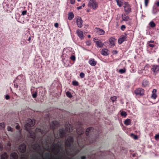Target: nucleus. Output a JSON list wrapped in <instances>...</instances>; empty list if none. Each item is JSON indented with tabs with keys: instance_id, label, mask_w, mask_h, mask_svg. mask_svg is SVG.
Wrapping results in <instances>:
<instances>
[{
	"instance_id": "obj_39",
	"label": "nucleus",
	"mask_w": 159,
	"mask_h": 159,
	"mask_svg": "<svg viewBox=\"0 0 159 159\" xmlns=\"http://www.w3.org/2000/svg\"><path fill=\"white\" fill-rule=\"evenodd\" d=\"M149 0H144L145 5L146 7H147Z\"/></svg>"
},
{
	"instance_id": "obj_43",
	"label": "nucleus",
	"mask_w": 159,
	"mask_h": 159,
	"mask_svg": "<svg viewBox=\"0 0 159 159\" xmlns=\"http://www.w3.org/2000/svg\"><path fill=\"white\" fill-rule=\"evenodd\" d=\"M125 26L124 25H122L121 26V30L124 31L125 29Z\"/></svg>"
},
{
	"instance_id": "obj_42",
	"label": "nucleus",
	"mask_w": 159,
	"mask_h": 159,
	"mask_svg": "<svg viewBox=\"0 0 159 159\" xmlns=\"http://www.w3.org/2000/svg\"><path fill=\"white\" fill-rule=\"evenodd\" d=\"M155 139L157 140L159 139V134H156L155 136Z\"/></svg>"
},
{
	"instance_id": "obj_64",
	"label": "nucleus",
	"mask_w": 159,
	"mask_h": 159,
	"mask_svg": "<svg viewBox=\"0 0 159 159\" xmlns=\"http://www.w3.org/2000/svg\"><path fill=\"white\" fill-rule=\"evenodd\" d=\"M37 159V157H34V158H32V159Z\"/></svg>"
},
{
	"instance_id": "obj_15",
	"label": "nucleus",
	"mask_w": 159,
	"mask_h": 159,
	"mask_svg": "<svg viewBox=\"0 0 159 159\" xmlns=\"http://www.w3.org/2000/svg\"><path fill=\"white\" fill-rule=\"evenodd\" d=\"M23 80V79L21 75H19L16 79L13 82H17L18 84H21V82Z\"/></svg>"
},
{
	"instance_id": "obj_51",
	"label": "nucleus",
	"mask_w": 159,
	"mask_h": 159,
	"mask_svg": "<svg viewBox=\"0 0 159 159\" xmlns=\"http://www.w3.org/2000/svg\"><path fill=\"white\" fill-rule=\"evenodd\" d=\"M54 26L56 28H58V23H55L54 24Z\"/></svg>"
},
{
	"instance_id": "obj_56",
	"label": "nucleus",
	"mask_w": 159,
	"mask_h": 159,
	"mask_svg": "<svg viewBox=\"0 0 159 159\" xmlns=\"http://www.w3.org/2000/svg\"><path fill=\"white\" fill-rule=\"evenodd\" d=\"M155 4L156 5L157 7H159V1H158L157 2L155 3Z\"/></svg>"
},
{
	"instance_id": "obj_9",
	"label": "nucleus",
	"mask_w": 159,
	"mask_h": 159,
	"mask_svg": "<svg viewBox=\"0 0 159 159\" xmlns=\"http://www.w3.org/2000/svg\"><path fill=\"white\" fill-rule=\"evenodd\" d=\"M122 21H128V24L131 25L132 24L131 22V19L127 16L125 14H122Z\"/></svg>"
},
{
	"instance_id": "obj_11",
	"label": "nucleus",
	"mask_w": 159,
	"mask_h": 159,
	"mask_svg": "<svg viewBox=\"0 0 159 159\" xmlns=\"http://www.w3.org/2000/svg\"><path fill=\"white\" fill-rule=\"evenodd\" d=\"M26 146L24 143L20 145L18 148L19 151L21 153H24L26 151Z\"/></svg>"
},
{
	"instance_id": "obj_23",
	"label": "nucleus",
	"mask_w": 159,
	"mask_h": 159,
	"mask_svg": "<svg viewBox=\"0 0 159 159\" xmlns=\"http://www.w3.org/2000/svg\"><path fill=\"white\" fill-rule=\"evenodd\" d=\"M74 17V15L72 12L69 13L68 19L69 20H71Z\"/></svg>"
},
{
	"instance_id": "obj_17",
	"label": "nucleus",
	"mask_w": 159,
	"mask_h": 159,
	"mask_svg": "<svg viewBox=\"0 0 159 159\" xmlns=\"http://www.w3.org/2000/svg\"><path fill=\"white\" fill-rule=\"evenodd\" d=\"M76 33H77L78 36L80 37L81 39H83V32L81 31L80 30L78 29L76 30Z\"/></svg>"
},
{
	"instance_id": "obj_12",
	"label": "nucleus",
	"mask_w": 159,
	"mask_h": 159,
	"mask_svg": "<svg viewBox=\"0 0 159 159\" xmlns=\"http://www.w3.org/2000/svg\"><path fill=\"white\" fill-rule=\"evenodd\" d=\"M144 90L142 88H139L135 91V94L136 95L142 96L144 94Z\"/></svg>"
},
{
	"instance_id": "obj_18",
	"label": "nucleus",
	"mask_w": 159,
	"mask_h": 159,
	"mask_svg": "<svg viewBox=\"0 0 159 159\" xmlns=\"http://www.w3.org/2000/svg\"><path fill=\"white\" fill-rule=\"evenodd\" d=\"M89 64L92 66H94L97 64V62L94 59L91 58L89 61Z\"/></svg>"
},
{
	"instance_id": "obj_29",
	"label": "nucleus",
	"mask_w": 159,
	"mask_h": 159,
	"mask_svg": "<svg viewBox=\"0 0 159 159\" xmlns=\"http://www.w3.org/2000/svg\"><path fill=\"white\" fill-rule=\"evenodd\" d=\"M117 5L120 7H121L122 6V2L121 0H116Z\"/></svg>"
},
{
	"instance_id": "obj_45",
	"label": "nucleus",
	"mask_w": 159,
	"mask_h": 159,
	"mask_svg": "<svg viewBox=\"0 0 159 159\" xmlns=\"http://www.w3.org/2000/svg\"><path fill=\"white\" fill-rule=\"evenodd\" d=\"M7 130L9 131H11L12 132V128L10 126H8L7 127Z\"/></svg>"
},
{
	"instance_id": "obj_48",
	"label": "nucleus",
	"mask_w": 159,
	"mask_h": 159,
	"mask_svg": "<svg viewBox=\"0 0 159 159\" xmlns=\"http://www.w3.org/2000/svg\"><path fill=\"white\" fill-rule=\"evenodd\" d=\"M26 13H27L26 11H24L22 12V14L23 15H25L26 14Z\"/></svg>"
},
{
	"instance_id": "obj_61",
	"label": "nucleus",
	"mask_w": 159,
	"mask_h": 159,
	"mask_svg": "<svg viewBox=\"0 0 159 159\" xmlns=\"http://www.w3.org/2000/svg\"><path fill=\"white\" fill-rule=\"evenodd\" d=\"M154 42V41H150L149 42V43H153Z\"/></svg>"
},
{
	"instance_id": "obj_52",
	"label": "nucleus",
	"mask_w": 159,
	"mask_h": 159,
	"mask_svg": "<svg viewBox=\"0 0 159 159\" xmlns=\"http://www.w3.org/2000/svg\"><path fill=\"white\" fill-rule=\"evenodd\" d=\"M70 2L71 4H74L75 2V0H70Z\"/></svg>"
},
{
	"instance_id": "obj_31",
	"label": "nucleus",
	"mask_w": 159,
	"mask_h": 159,
	"mask_svg": "<svg viewBox=\"0 0 159 159\" xmlns=\"http://www.w3.org/2000/svg\"><path fill=\"white\" fill-rule=\"evenodd\" d=\"M5 127V125L4 123H0V129H3Z\"/></svg>"
},
{
	"instance_id": "obj_10",
	"label": "nucleus",
	"mask_w": 159,
	"mask_h": 159,
	"mask_svg": "<svg viewBox=\"0 0 159 159\" xmlns=\"http://www.w3.org/2000/svg\"><path fill=\"white\" fill-rule=\"evenodd\" d=\"M151 70L153 71V74L156 75L159 72V66L157 65H153L151 68Z\"/></svg>"
},
{
	"instance_id": "obj_5",
	"label": "nucleus",
	"mask_w": 159,
	"mask_h": 159,
	"mask_svg": "<svg viewBox=\"0 0 159 159\" xmlns=\"http://www.w3.org/2000/svg\"><path fill=\"white\" fill-rule=\"evenodd\" d=\"M56 146L57 147H56V151L55 153V155H58V156L56 158L54 159H61L62 156L61 155L60 152L61 149L63 150L64 149L63 146L62 144H60L58 143H56ZM68 159H72L71 158H69Z\"/></svg>"
},
{
	"instance_id": "obj_22",
	"label": "nucleus",
	"mask_w": 159,
	"mask_h": 159,
	"mask_svg": "<svg viewBox=\"0 0 159 159\" xmlns=\"http://www.w3.org/2000/svg\"><path fill=\"white\" fill-rule=\"evenodd\" d=\"M97 32L100 35H103L105 33V31L99 28L97 29Z\"/></svg>"
},
{
	"instance_id": "obj_38",
	"label": "nucleus",
	"mask_w": 159,
	"mask_h": 159,
	"mask_svg": "<svg viewBox=\"0 0 159 159\" xmlns=\"http://www.w3.org/2000/svg\"><path fill=\"white\" fill-rule=\"evenodd\" d=\"M80 76L81 78H83L84 77L85 75L84 73L81 72L80 74Z\"/></svg>"
},
{
	"instance_id": "obj_36",
	"label": "nucleus",
	"mask_w": 159,
	"mask_h": 159,
	"mask_svg": "<svg viewBox=\"0 0 159 159\" xmlns=\"http://www.w3.org/2000/svg\"><path fill=\"white\" fill-rule=\"evenodd\" d=\"M152 98L154 99H155L157 97V95L155 93H152L151 96Z\"/></svg>"
},
{
	"instance_id": "obj_21",
	"label": "nucleus",
	"mask_w": 159,
	"mask_h": 159,
	"mask_svg": "<svg viewBox=\"0 0 159 159\" xmlns=\"http://www.w3.org/2000/svg\"><path fill=\"white\" fill-rule=\"evenodd\" d=\"M96 43L98 48H102L104 45L103 43L100 40L96 41Z\"/></svg>"
},
{
	"instance_id": "obj_58",
	"label": "nucleus",
	"mask_w": 159,
	"mask_h": 159,
	"mask_svg": "<svg viewBox=\"0 0 159 159\" xmlns=\"http://www.w3.org/2000/svg\"><path fill=\"white\" fill-rule=\"evenodd\" d=\"M82 8V6H80L79 7H77V10H79Z\"/></svg>"
},
{
	"instance_id": "obj_57",
	"label": "nucleus",
	"mask_w": 159,
	"mask_h": 159,
	"mask_svg": "<svg viewBox=\"0 0 159 159\" xmlns=\"http://www.w3.org/2000/svg\"><path fill=\"white\" fill-rule=\"evenodd\" d=\"M113 53L114 54H116L117 53V51L116 50H114L113 51Z\"/></svg>"
},
{
	"instance_id": "obj_3",
	"label": "nucleus",
	"mask_w": 159,
	"mask_h": 159,
	"mask_svg": "<svg viewBox=\"0 0 159 159\" xmlns=\"http://www.w3.org/2000/svg\"><path fill=\"white\" fill-rule=\"evenodd\" d=\"M58 122L57 121H53L50 124V128L51 129L54 130L58 126ZM73 129L71 127L70 125L69 124L65 126V129L63 128L60 129L59 130V135H56L53 131V133L54 137L56 138H59V137L62 138L66 136V132L70 133L72 132Z\"/></svg>"
},
{
	"instance_id": "obj_13",
	"label": "nucleus",
	"mask_w": 159,
	"mask_h": 159,
	"mask_svg": "<svg viewBox=\"0 0 159 159\" xmlns=\"http://www.w3.org/2000/svg\"><path fill=\"white\" fill-rule=\"evenodd\" d=\"M127 39L126 35H121L118 40L119 44H121L123 42L127 40Z\"/></svg>"
},
{
	"instance_id": "obj_26",
	"label": "nucleus",
	"mask_w": 159,
	"mask_h": 159,
	"mask_svg": "<svg viewBox=\"0 0 159 159\" xmlns=\"http://www.w3.org/2000/svg\"><path fill=\"white\" fill-rule=\"evenodd\" d=\"M131 120L129 119H127L125 120V124L127 125H129L130 124Z\"/></svg>"
},
{
	"instance_id": "obj_50",
	"label": "nucleus",
	"mask_w": 159,
	"mask_h": 159,
	"mask_svg": "<svg viewBox=\"0 0 159 159\" xmlns=\"http://www.w3.org/2000/svg\"><path fill=\"white\" fill-rule=\"evenodd\" d=\"M20 127L19 125H17L16 126V128L18 130H19L20 129Z\"/></svg>"
},
{
	"instance_id": "obj_49",
	"label": "nucleus",
	"mask_w": 159,
	"mask_h": 159,
	"mask_svg": "<svg viewBox=\"0 0 159 159\" xmlns=\"http://www.w3.org/2000/svg\"><path fill=\"white\" fill-rule=\"evenodd\" d=\"M5 98L7 100H8L10 98V96L8 95H7L5 96Z\"/></svg>"
},
{
	"instance_id": "obj_59",
	"label": "nucleus",
	"mask_w": 159,
	"mask_h": 159,
	"mask_svg": "<svg viewBox=\"0 0 159 159\" xmlns=\"http://www.w3.org/2000/svg\"><path fill=\"white\" fill-rule=\"evenodd\" d=\"M3 147L1 143H0V150H2V149Z\"/></svg>"
},
{
	"instance_id": "obj_14",
	"label": "nucleus",
	"mask_w": 159,
	"mask_h": 159,
	"mask_svg": "<svg viewBox=\"0 0 159 159\" xmlns=\"http://www.w3.org/2000/svg\"><path fill=\"white\" fill-rule=\"evenodd\" d=\"M76 23L78 27L79 28H81L83 26V21L81 18L79 17L76 20Z\"/></svg>"
},
{
	"instance_id": "obj_47",
	"label": "nucleus",
	"mask_w": 159,
	"mask_h": 159,
	"mask_svg": "<svg viewBox=\"0 0 159 159\" xmlns=\"http://www.w3.org/2000/svg\"><path fill=\"white\" fill-rule=\"evenodd\" d=\"M86 44L88 46H90L91 44L90 41H87L86 42Z\"/></svg>"
},
{
	"instance_id": "obj_54",
	"label": "nucleus",
	"mask_w": 159,
	"mask_h": 159,
	"mask_svg": "<svg viewBox=\"0 0 159 159\" xmlns=\"http://www.w3.org/2000/svg\"><path fill=\"white\" fill-rule=\"evenodd\" d=\"M86 157L85 156H83L81 157V159H86Z\"/></svg>"
},
{
	"instance_id": "obj_8",
	"label": "nucleus",
	"mask_w": 159,
	"mask_h": 159,
	"mask_svg": "<svg viewBox=\"0 0 159 159\" xmlns=\"http://www.w3.org/2000/svg\"><path fill=\"white\" fill-rule=\"evenodd\" d=\"M124 10L126 15H128L131 12V9L130 5L127 2H125L124 6Z\"/></svg>"
},
{
	"instance_id": "obj_41",
	"label": "nucleus",
	"mask_w": 159,
	"mask_h": 159,
	"mask_svg": "<svg viewBox=\"0 0 159 159\" xmlns=\"http://www.w3.org/2000/svg\"><path fill=\"white\" fill-rule=\"evenodd\" d=\"M27 157L25 156V155L24 154H23L22 155L21 157V159H27Z\"/></svg>"
},
{
	"instance_id": "obj_27",
	"label": "nucleus",
	"mask_w": 159,
	"mask_h": 159,
	"mask_svg": "<svg viewBox=\"0 0 159 159\" xmlns=\"http://www.w3.org/2000/svg\"><path fill=\"white\" fill-rule=\"evenodd\" d=\"M150 26L154 28L156 26V24L153 21H151L149 24Z\"/></svg>"
},
{
	"instance_id": "obj_63",
	"label": "nucleus",
	"mask_w": 159,
	"mask_h": 159,
	"mask_svg": "<svg viewBox=\"0 0 159 159\" xmlns=\"http://www.w3.org/2000/svg\"><path fill=\"white\" fill-rule=\"evenodd\" d=\"M132 156L133 157H134L135 156V154H134L132 155Z\"/></svg>"
},
{
	"instance_id": "obj_4",
	"label": "nucleus",
	"mask_w": 159,
	"mask_h": 159,
	"mask_svg": "<svg viewBox=\"0 0 159 159\" xmlns=\"http://www.w3.org/2000/svg\"><path fill=\"white\" fill-rule=\"evenodd\" d=\"M73 142V138L71 136H70L67 138L65 142V150L67 153H70L73 156H74L79 152L80 150L76 149L75 147H71Z\"/></svg>"
},
{
	"instance_id": "obj_7",
	"label": "nucleus",
	"mask_w": 159,
	"mask_h": 159,
	"mask_svg": "<svg viewBox=\"0 0 159 159\" xmlns=\"http://www.w3.org/2000/svg\"><path fill=\"white\" fill-rule=\"evenodd\" d=\"M33 149L38 153L40 155L42 156L43 153V151H42L41 152V146L40 144L38 143H35L32 145Z\"/></svg>"
},
{
	"instance_id": "obj_46",
	"label": "nucleus",
	"mask_w": 159,
	"mask_h": 159,
	"mask_svg": "<svg viewBox=\"0 0 159 159\" xmlns=\"http://www.w3.org/2000/svg\"><path fill=\"white\" fill-rule=\"evenodd\" d=\"M14 85L15 88H17L18 87V84L17 82H14Z\"/></svg>"
},
{
	"instance_id": "obj_34",
	"label": "nucleus",
	"mask_w": 159,
	"mask_h": 159,
	"mask_svg": "<svg viewBox=\"0 0 159 159\" xmlns=\"http://www.w3.org/2000/svg\"><path fill=\"white\" fill-rule=\"evenodd\" d=\"M72 84L74 86H78L79 85L78 82L75 81H74L72 82Z\"/></svg>"
},
{
	"instance_id": "obj_40",
	"label": "nucleus",
	"mask_w": 159,
	"mask_h": 159,
	"mask_svg": "<svg viewBox=\"0 0 159 159\" xmlns=\"http://www.w3.org/2000/svg\"><path fill=\"white\" fill-rule=\"evenodd\" d=\"M70 58L73 61H75V57L74 55L71 56L70 57Z\"/></svg>"
},
{
	"instance_id": "obj_16",
	"label": "nucleus",
	"mask_w": 159,
	"mask_h": 159,
	"mask_svg": "<svg viewBox=\"0 0 159 159\" xmlns=\"http://www.w3.org/2000/svg\"><path fill=\"white\" fill-rule=\"evenodd\" d=\"M108 50L107 49L104 48L102 49L101 52V54L105 56H107L108 55Z\"/></svg>"
},
{
	"instance_id": "obj_2",
	"label": "nucleus",
	"mask_w": 159,
	"mask_h": 159,
	"mask_svg": "<svg viewBox=\"0 0 159 159\" xmlns=\"http://www.w3.org/2000/svg\"><path fill=\"white\" fill-rule=\"evenodd\" d=\"M35 123L34 120L29 119L24 126V129L29 133L30 137L34 141L36 138V133L39 132L43 136L45 135L48 131L47 130H43L39 128H37L35 129V132L31 130V128L34 125Z\"/></svg>"
},
{
	"instance_id": "obj_35",
	"label": "nucleus",
	"mask_w": 159,
	"mask_h": 159,
	"mask_svg": "<svg viewBox=\"0 0 159 159\" xmlns=\"http://www.w3.org/2000/svg\"><path fill=\"white\" fill-rule=\"evenodd\" d=\"M126 71V70L124 69H120L119 70V72L121 74H123L125 73Z\"/></svg>"
},
{
	"instance_id": "obj_25",
	"label": "nucleus",
	"mask_w": 159,
	"mask_h": 159,
	"mask_svg": "<svg viewBox=\"0 0 159 159\" xmlns=\"http://www.w3.org/2000/svg\"><path fill=\"white\" fill-rule=\"evenodd\" d=\"M148 85V82L146 80H144L142 83V86L143 87H145Z\"/></svg>"
},
{
	"instance_id": "obj_44",
	"label": "nucleus",
	"mask_w": 159,
	"mask_h": 159,
	"mask_svg": "<svg viewBox=\"0 0 159 159\" xmlns=\"http://www.w3.org/2000/svg\"><path fill=\"white\" fill-rule=\"evenodd\" d=\"M37 93L36 92H35L32 94V97L34 98H35L37 97Z\"/></svg>"
},
{
	"instance_id": "obj_32",
	"label": "nucleus",
	"mask_w": 159,
	"mask_h": 159,
	"mask_svg": "<svg viewBox=\"0 0 159 159\" xmlns=\"http://www.w3.org/2000/svg\"><path fill=\"white\" fill-rule=\"evenodd\" d=\"M57 147L56 146V143L55 144L53 145V147L51 149V151L52 152H54L55 153V152L56 151V148Z\"/></svg>"
},
{
	"instance_id": "obj_33",
	"label": "nucleus",
	"mask_w": 159,
	"mask_h": 159,
	"mask_svg": "<svg viewBox=\"0 0 159 159\" xmlns=\"http://www.w3.org/2000/svg\"><path fill=\"white\" fill-rule=\"evenodd\" d=\"M116 97L115 96H114L111 98V100L113 102H115L116 100Z\"/></svg>"
},
{
	"instance_id": "obj_28",
	"label": "nucleus",
	"mask_w": 159,
	"mask_h": 159,
	"mask_svg": "<svg viewBox=\"0 0 159 159\" xmlns=\"http://www.w3.org/2000/svg\"><path fill=\"white\" fill-rule=\"evenodd\" d=\"M157 10L156 8L153 6V9L152 11V13L153 14H156L157 13Z\"/></svg>"
},
{
	"instance_id": "obj_55",
	"label": "nucleus",
	"mask_w": 159,
	"mask_h": 159,
	"mask_svg": "<svg viewBox=\"0 0 159 159\" xmlns=\"http://www.w3.org/2000/svg\"><path fill=\"white\" fill-rule=\"evenodd\" d=\"M157 92V90L154 89H153V91H152V93H155L156 92Z\"/></svg>"
},
{
	"instance_id": "obj_6",
	"label": "nucleus",
	"mask_w": 159,
	"mask_h": 159,
	"mask_svg": "<svg viewBox=\"0 0 159 159\" xmlns=\"http://www.w3.org/2000/svg\"><path fill=\"white\" fill-rule=\"evenodd\" d=\"M88 6L91 8L96 10L98 7V5L96 0H90L88 4Z\"/></svg>"
},
{
	"instance_id": "obj_62",
	"label": "nucleus",
	"mask_w": 159,
	"mask_h": 159,
	"mask_svg": "<svg viewBox=\"0 0 159 159\" xmlns=\"http://www.w3.org/2000/svg\"><path fill=\"white\" fill-rule=\"evenodd\" d=\"M31 39V37H30L28 39V40L29 41H30V40Z\"/></svg>"
},
{
	"instance_id": "obj_60",
	"label": "nucleus",
	"mask_w": 159,
	"mask_h": 159,
	"mask_svg": "<svg viewBox=\"0 0 159 159\" xmlns=\"http://www.w3.org/2000/svg\"><path fill=\"white\" fill-rule=\"evenodd\" d=\"M46 150L48 151H50L51 150L50 148H49L48 147L46 149Z\"/></svg>"
},
{
	"instance_id": "obj_24",
	"label": "nucleus",
	"mask_w": 159,
	"mask_h": 159,
	"mask_svg": "<svg viewBox=\"0 0 159 159\" xmlns=\"http://www.w3.org/2000/svg\"><path fill=\"white\" fill-rule=\"evenodd\" d=\"M8 156L6 153H4L2 154L1 156V159H7Z\"/></svg>"
},
{
	"instance_id": "obj_1",
	"label": "nucleus",
	"mask_w": 159,
	"mask_h": 159,
	"mask_svg": "<svg viewBox=\"0 0 159 159\" xmlns=\"http://www.w3.org/2000/svg\"><path fill=\"white\" fill-rule=\"evenodd\" d=\"M78 135L77 137L78 143L79 145L81 144H88L92 143L95 139L92 138L93 134H94V129L90 127L87 129L85 134L86 137H84V130L82 127L76 129Z\"/></svg>"
},
{
	"instance_id": "obj_53",
	"label": "nucleus",
	"mask_w": 159,
	"mask_h": 159,
	"mask_svg": "<svg viewBox=\"0 0 159 159\" xmlns=\"http://www.w3.org/2000/svg\"><path fill=\"white\" fill-rule=\"evenodd\" d=\"M149 46L151 47H152V48H153L155 46L154 44H149Z\"/></svg>"
},
{
	"instance_id": "obj_37",
	"label": "nucleus",
	"mask_w": 159,
	"mask_h": 159,
	"mask_svg": "<svg viewBox=\"0 0 159 159\" xmlns=\"http://www.w3.org/2000/svg\"><path fill=\"white\" fill-rule=\"evenodd\" d=\"M121 115L122 116H126L127 115V114L125 112V111H122L120 113Z\"/></svg>"
},
{
	"instance_id": "obj_20",
	"label": "nucleus",
	"mask_w": 159,
	"mask_h": 159,
	"mask_svg": "<svg viewBox=\"0 0 159 159\" xmlns=\"http://www.w3.org/2000/svg\"><path fill=\"white\" fill-rule=\"evenodd\" d=\"M116 39L113 38H111L109 39V42L110 43V44L112 46L115 45V42Z\"/></svg>"
},
{
	"instance_id": "obj_19",
	"label": "nucleus",
	"mask_w": 159,
	"mask_h": 159,
	"mask_svg": "<svg viewBox=\"0 0 159 159\" xmlns=\"http://www.w3.org/2000/svg\"><path fill=\"white\" fill-rule=\"evenodd\" d=\"M18 158V155L16 153L13 152L10 155L11 159H17Z\"/></svg>"
},
{
	"instance_id": "obj_30",
	"label": "nucleus",
	"mask_w": 159,
	"mask_h": 159,
	"mask_svg": "<svg viewBox=\"0 0 159 159\" xmlns=\"http://www.w3.org/2000/svg\"><path fill=\"white\" fill-rule=\"evenodd\" d=\"M66 96L69 98H71L72 97V95L70 92L69 91H67L66 93Z\"/></svg>"
}]
</instances>
